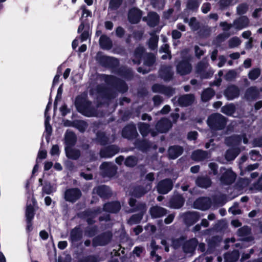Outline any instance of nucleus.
I'll use <instances>...</instances> for the list:
<instances>
[{
	"instance_id": "f257e3e1",
	"label": "nucleus",
	"mask_w": 262,
	"mask_h": 262,
	"mask_svg": "<svg viewBox=\"0 0 262 262\" xmlns=\"http://www.w3.org/2000/svg\"><path fill=\"white\" fill-rule=\"evenodd\" d=\"M75 105L77 111L86 117H93L96 114V110L92 102L86 98L80 96L76 97Z\"/></svg>"
},
{
	"instance_id": "f03ea898",
	"label": "nucleus",
	"mask_w": 262,
	"mask_h": 262,
	"mask_svg": "<svg viewBox=\"0 0 262 262\" xmlns=\"http://www.w3.org/2000/svg\"><path fill=\"white\" fill-rule=\"evenodd\" d=\"M105 82L116 91L124 94L127 92L128 86L126 82L115 76L103 75Z\"/></svg>"
},
{
	"instance_id": "7ed1b4c3",
	"label": "nucleus",
	"mask_w": 262,
	"mask_h": 262,
	"mask_svg": "<svg viewBox=\"0 0 262 262\" xmlns=\"http://www.w3.org/2000/svg\"><path fill=\"white\" fill-rule=\"evenodd\" d=\"M207 124L212 130H221L226 126L227 119L219 113H214L208 117Z\"/></svg>"
},
{
	"instance_id": "20e7f679",
	"label": "nucleus",
	"mask_w": 262,
	"mask_h": 262,
	"mask_svg": "<svg viewBox=\"0 0 262 262\" xmlns=\"http://www.w3.org/2000/svg\"><path fill=\"white\" fill-rule=\"evenodd\" d=\"M181 60L176 65L177 73L181 76H185L190 74L192 70L190 63L191 58L187 55H182Z\"/></svg>"
},
{
	"instance_id": "39448f33",
	"label": "nucleus",
	"mask_w": 262,
	"mask_h": 262,
	"mask_svg": "<svg viewBox=\"0 0 262 262\" xmlns=\"http://www.w3.org/2000/svg\"><path fill=\"white\" fill-rule=\"evenodd\" d=\"M147 207L144 203H139L135 208L132 209V212L139 211V213L133 214L128 220L130 225L139 224L143 219L144 214L146 213Z\"/></svg>"
},
{
	"instance_id": "423d86ee",
	"label": "nucleus",
	"mask_w": 262,
	"mask_h": 262,
	"mask_svg": "<svg viewBox=\"0 0 262 262\" xmlns=\"http://www.w3.org/2000/svg\"><path fill=\"white\" fill-rule=\"evenodd\" d=\"M112 237L113 234L111 231L103 232L93 238L92 245L94 247L105 246L111 241Z\"/></svg>"
},
{
	"instance_id": "0eeeda50",
	"label": "nucleus",
	"mask_w": 262,
	"mask_h": 262,
	"mask_svg": "<svg viewBox=\"0 0 262 262\" xmlns=\"http://www.w3.org/2000/svg\"><path fill=\"white\" fill-rule=\"evenodd\" d=\"M222 175L220 181L222 184L225 185H231L233 183L236 178V174L231 169H226L224 167L220 168Z\"/></svg>"
},
{
	"instance_id": "6e6552de",
	"label": "nucleus",
	"mask_w": 262,
	"mask_h": 262,
	"mask_svg": "<svg viewBox=\"0 0 262 262\" xmlns=\"http://www.w3.org/2000/svg\"><path fill=\"white\" fill-rule=\"evenodd\" d=\"M144 184V185H138L134 186L130 191V195L136 198H140L144 196L152 188L151 183H147Z\"/></svg>"
},
{
	"instance_id": "1a4fd4ad",
	"label": "nucleus",
	"mask_w": 262,
	"mask_h": 262,
	"mask_svg": "<svg viewBox=\"0 0 262 262\" xmlns=\"http://www.w3.org/2000/svg\"><path fill=\"white\" fill-rule=\"evenodd\" d=\"M35 214V209L31 205H27L25 210V218L26 222V230L27 232L30 233L33 230V220Z\"/></svg>"
},
{
	"instance_id": "9d476101",
	"label": "nucleus",
	"mask_w": 262,
	"mask_h": 262,
	"mask_svg": "<svg viewBox=\"0 0 262 262\" xmlns=\"http://www.w3.org/2000/svg\"><path fill=\"white\" fill-rule=\"evenodd\" d=\"M64 195L66 201L74 203L81 198L82 193L78 188H71L66 189Z\"/></svg>"
},
{
	"instance_id": "9b49d317",
	"label": "nucleus",
	"mask_w": 262,
	"mask_h": 262,
	"mask_svg": "<svg viewBox=\"0 0 262 262\" xmlns=\"http://www.w3.org/2000/svg\"><path fill=\"white\" fill-rule=\"evenodd\" d=\"M138 136V133L136 125L130 123L125 125L122 130V136L123 138L132 140L135 139Z\"/></svg>"
},
{
	"instance_id": "f8f14e48",
	"label": "nucleus",
	"mask_w": 262,
	"mask_h": 262,
	"mask_svg": "<svg viewBox=\"0 0 262 262\" xmlns=\"http://www.w3.org/2000/svg\"><path fill=\"white\" fill-rule=\"evenodd\" d=\"M211 201L209 197L201 196L193 202V207L201 210H208L211 206Z\"/></svg>"
},
{
	"instance_id": "ddd939ff",
	"label": "nucleus",
	"mask_w": 262,
	"mask_h": 262,
	"mask_svg": "<svg viewBox=\"0 0 262 262\" xmlns=\"http://www.w3.org/2000/svg\"><path fill=\"white\" fill-rule=\"evenodd\" d=\"M142 11L137 7L130 9L128 13V20L131 24L139 23L142 16Z\"/></svg>"
},
{
	"instance_id": "4468645a",
	"label": "nucleus",
	"mask_w": 262,
	"mask_h": 262,
	"mask_svg": "<svg viewBox=\"0 0 262 262\" xmlns=\"http://www.w3.org/2000/svg\"><path fill=\"white\" fill-rule=\"evenodd\" d=\"M119 148L115 144L108 145L100 150V156L101 158H109L113 157L119 151Z\"/></svg>"
},
{
	"instance_id": "2eb2a0df",
	"label": "nucleus",
	"mask_w": 262,
	"mask_h": 262,
	"mask_svg": "<svg viewBox=\"0 0 262 262\" xmlns=\"http://www.w3.org/2000/svg\"><path fill=\"white\" fill-rule=\"evenodd\" d=\"M173 187V183L170 179H165L160 181L157 185V190L160 194H165L169 192Z\"/></svg>"
},
{
	"instance_id": "dca6fc26",
	"label": "nucleus",
	"mask_w": 262,
	"mask_h": 262,
	"mask_svg": "<svg viewBox=\"0 0 262 262\" xmlns=\"http://www.w3.org/2000/svg\"><path fill=\"white\" fill-rule=\"evenodd\" d=\"M99 62L103 67L111 69H115L119 65L118 59L105 55L100 57Z\"/></svg>"
},
{
	"instance_id": "f3484780",
	"label": "nucleus",
	"mask_w": 262,
	"mask_h": 262,
	"mask_svg": "<svg viewBox=\"0 0 262 262\" xmlns=\"http://www.w3.org/2000/svg\"><path fill=\"white\" fill-rule=\"evenodd\" d=\"M239 94L238 87L234 84L228 85L224 92V95L228 100H232L238 97Z\"/></svg>"
},
{
	"instance_id": "a211bd4d",
	"label": "nucleus",
	"mask_w": 262,
	"mask_h": 262,
	"mask_svg": "<svg viewBox=\"0 0 262 262\" xmlns=\"http://www.w3.org/2000/svg\"><path fill=\"white\" fill-rule=\"evenodd\" d=\"M96 91L98 94L104 99H111L116 97V93L113 90L103 85H98Z\"/></svg>"
},
{
	"instance_id": "6ab92c4d",
	"label": "nucleus",
	"mask_w": 262,
	"mask_h": 262,
	"mask_svg": "<svg viewBox=\"0 0 262 262\" xmlns=\"http://www.w3.org/2000/svg\"><path fill=\"white\" fill-rule=\"evenodd\" d=\"M198 245V241L195 238H191L185 241L182 244V250L186 254L193 253Z\"/></svg>"
},
{
	"instance_id": "aec40b11",
	"label": "nucleus",
	"mask_w": 262,
	"mask_h": 262,
	"mask_svg": "<svg viewBox=\"0 0 262 262\" xmlns=\"http://www.w3.org/2000/svg\"><path fill=\"white\" fill-rule=\"evenodd\" d=\"M146 53L145 49L143 46L137 47L135 49L133 53V58L132 59V62L135 64H140Z\"/></svg>"
},
{
	"instance_id": "412c9836",
	"label": "nucleus",
	"mask_w": 262,
	"mask_h": 262,
	"mask_svg": "<svg viewBox=\"0 0 262 262\" xmlns=\"http://www.w3.org/2000/svg\"><path fill=\"white\" fill-rule=\"evenodd\" d=\"M159 75L164 81L169 82L173 79L174 72L170 66H164L160 69Z\"/></svg>"
},
{
	"instance_id": "4be33fe9",
	"label": "nucleus",
	"mask_w": 262,
	"mask_h": 262,
	"mask_svg": "<svg viewBox=\"0 0 262 262\" xmlns=\"http://www.w3.org/2000/svg\"><path fill=\"white\" fill-rule=\"evenodd\" d=\"M185 203V199L179 193L174 194L169 200V206L173 209H180L182 207Z\"/></svg>"
},
{
	"instance_id": "5701e85b",
	"label": "nucleus",
	"mask_w": 262,
	"mask_h": 262,
	"mask_svg": "<svg viewBox=\"0 0 262 262\" xmlns=\"http://www.w3.org/2000/svg\"><path fill=\"white\" fill-rule=\"evenodd\" d=\"M83 231L80 226H76L71 229L70 233L69 241L72 244L77 243L81 240Z\"/></svg>"
},
{
	"instance_id": "b1692460",
	"label": "nucleus",
	"mask_w": 262,
	"mask_h": 262,
	"mask_svg": "<svg viewBox=\"0 0 262 262\" xmlns=\"http://www.w3.org/2000/svg\"><path fill=\"white\" fill-rule=\"evenodd\" d=\"M171 127V122L168 119L165 118H161L156 124V129L160 133H166Z\"/></svg>"
},
{
	"instance_id": "393cba45",
	"label": "nucleus",
	"mask_w": 262,
	"mask_h": 262,
	"mask_svg": "<svg viewBox=\"0 0 262 262\" xmlns=\"http://www.w3.org/2000/svg\"><path fill=\"white\" fill-rule=\"evenodd\" d=\"M93 192L96 193L100 198L103 199H107L111 197L112 194L110 187L105 185L95 187L93 189Z\"/></svg>"
},
{
	"instance_id": "a878e982",
	"label": "nucleus",
	"mask_w": 262,
	"mask_h": 262,
	"mask_svg": "<svg viewBox=\"0 0 262 262\" xmlns=\"http://www.w3.org/2000/svg\"><path fill=\"white\" fill-rule=\"evenodd\" d=\"M195 100L193 94H184L180 96L178 100L179 105L181 107H187L192 105Z\"/></svg>"
},
{
	"instance_id": "bb28decb",
	"label": "nucleus",
	"mask_w": 262,
	"mask_h": 262,
	"mask_svg": "<svg viewBox=\"0 0 262 262\" xmlns=\"http://www.w3.org/2000/svg\"><path fill=\"white\" fill-rule=\"evenodd\" d=\"M120 203L118 201H111L105 203L103 205V209L105 212L116 213L121 209Z\"/></svg>"
},
{
	"instance_id": "cd10ccee",
	"label": "nucleus",
	"mask_w": 262,
	"mask_h": 262,
	"mask_svg": "<svg viewBox=\"0 0 262 262\" xmlns=\"http://www.w3.org/2000/svg\"><path fill=\"white\" fill-rule=\"evenodd\" d=\"M77 136L73 131L67 130L64 135V147H74L77 142Z\"/></svg>"
},
{
	"instance_id": "c85d7f7f",
	"label": "nucleus",
	"mask_w": 262,
	"mask_h": 262,
	"mask_svg": "<svg viewBox=\"0 0 262 262\" xmlns=\"http://www.w3.org/2000/svg\"><path fill=\"white\" fill-rule=\"evenodd\" d=\"M183 148L180 145H172L168 149V155L169 159L174 160L180 156L183 152Z\"/></svg>"
},
{
	"instance_id": "c756f323",
	"label": "nucleus",
	"mask_w": 262,
	"mask_h": 262,
	"mask_svg": "<svg viewBox=\"0 0 262 262\" xmlns=\"http://www.w3.org/2000/svg\"><path fill=\"white\" fill-rule=\"evenodd\" d=\"M259 91L256 86H250L245 91V98L248 101L255 100L259 97Z\"/></svg>"
},
{
	"instance_id": "7c9ffc66",
	"label": "nucleus",
	"mask_w": 262,
	"mask_h": 262,
	"mask_svg": "<svg viewBox=\"0 0 262 262\" xmlns=\"http://www.w3.org/2000/svg\"><path fill=\"white\" fill-rule=\"evenodd\" d=\"M191 158L194 161L200 162L208 159L209 157L207 151L196 149L192 152Z\"/></svg>"
},
{
	"instance_id": "2f4dec72",
	"label": "nucleus",
	"mask_w": 262,
	"mask_h": 262,
	"mask_svg": "<svg viewBox=\"0 0 262 262\" xmlns=\"http://www.w3.org/2000/svg\"><path fill=\"white\" fill-rule=\"evenodd\" d=\"M149 213L152 219H157L165 215L167 210L162 207L155 206L150 208Z\"/></svg>"
},
{
	"instance_id": "473e14b6",
	"label": "nucleus",
	"mask_w": 262,
	"mask_h": 262,
	"mask_svg": "<svg viewBox=\"0 0 262 262\" xmlns=\"http://www.w3.org/2000/svg\"><path fill=\"white\" fill-rule=\"evenodd\" d=\"M200 216L197 212H188L185 214L184 221L185 223L189 225H193L200 219Z\"/></svg>"
},
{
	"instance_id": "72a5a7b5",
	"label": "nucleus",
	"mask_w": 262,
	"mask_h": 262,
	"mask_svg": "<svg viewBox=\"0 0 262 262\" xmlns=\"http://www.w3.org/2000/svg\"><path fill=\"white\" fill-rule=\"evenodd\" d=\"M64 150L66 157L69 159L77 160L81 156L80 150L74 148L73 147H64Z\"/></svg>"
},
{
	"instance_id": "f704fd0d",
	"label": "nucleus",
	"mask_w": 262,
	"mask_h": 262,
	"mask_svg": "<svg viewBox=\"0 0 262 262\" xmlns=\"http://www.w3.org/2000/svg\"><path fill=\"white\" fill-rule=\"evenodd\" d=\"M118 73L120 76L127 81L132 80L134 76L133 70L126 67L120 68L118 69Z\"/></svg>"
},
{
	"instance_id": "c9c22d12",
	"label": "nucleus",
	"mask_w": 262,
	"mask_h": 262,
	"mask_svg": "<svg viewBox=\"0 0 262 262\" xmlns=\"http://www.w3.org/2000/svg\"><path fill=\"white\" fill-rule=\"evenodd\" d=\"M195 183L199 187L207 188L211 185L212 182L210 178L207 176H200L196 179Z\"/></svg>"
},
{
	"instance_id": "e433bc0d",
	"label": "nucleus",
	"mask_w": 262,
	"mask_h": 262,
	"mask_svg": "<svg viewBox=\"0 0 262 262\" xmlns=\"http://www.w3.org/2000/svg\"><path fill=\"white\" fill-rule=\"evenodd\" d=\"M220 241V237L218 236H213L209 239L208 242L207 253H212L214 251L216 247L219 246Z\"/></svg>"
},
{
	"instance_id": "4c0bfd02",
	"label": "nucleus",
	"mask_w": 262,
	"mask_h": 262,
	"mask_svg": "<svg viewBox=\"0 0 262 262\" xmlns=\"http://www.w3.org/2000/svg\"><path fill=\"white\" fill-rule=\"evenodd\" d=\"M99 45L102 49L110 50L113 46L111 38L105 34L101 35L99 38Z\"/></svg>"
},
{
	"instance_id": "58836bf2",
	"label": "nucleus",
	"mask_w": 262,
	"mask_h": 262,
	"mask_svg": "<svg viewBox=\"0 0 262 262\" xmlns=\"http://www.w3.org/2000/svg\"><path fill=\"white\" fill-rule=\"evenodd\" d=\"M215 91L211 88L204 89L201 94V100L203 102H206L209 101L214 95Z\"/></svg>"
},
{
	"instance_id": "ea45409f",
	"label": "nucleus",
	"mask_w": 262,
	"mask_h": 262,
	"mask_svg": "<svg viewBox=\"0 0 262 262\" xmlns=\"http://www.w3.org/2000/svg\"><path fill=\"white\" fill-rule=\"evenodd\" d=\"M96 135V141L97 143L102 146H105L108 144L109 138L106 135L105 132L98 130Z\"/></svg>"
},
{
	"instance_id": "a19ab883",
	"label": "nucleus",
	"mask_w": 262,
	"mask_h": 262,
	"mask_svg": "<svg viewBox=\"0 0 262 262\" xmlns=\"http://www.w3.org/2000/svg\"><path fill=\"white\" fill-rule=\"evenodd\" d=\"M239 257V252L238 250H233L231 252L227 253L224 255L226 262H236Z\"/></svg>"
},
{
	"instance_id": "79ce46f5",
	"label": "nucleus",
	"mask_w": 262,
	"mask_h": 262,
	"mask_svg": "<svg viewBox=\"0 0 262 262\" xmlns=\"http://www.w3.org/2000/svg\"><path fill=\"white\" fill-rule=\"evenodd\" d=\"M160 20L159 15L155 12H150L148 15L147 24L150 27H155L157 26Z\"/></svg>"
},
{
	"instance_id": "37998d69",
	"label": "nucleus",
	"mask_w": 262,
	"mask_h": 262,
	"mask_svg": "<svg viewBox=\"0 0 262 262\" xmlns=\"http://www.w3.org/2000/svg\"><path fill=\"white\" fill-rule=\"evenodd\" d=\"M248 24L249 19L246 16H242L234 21V24L236 28L238 29H242L246 27Z\"/></svg>"
},
{
	"instance_id": "c03bdc74",
	"label": "nucleus",
	"mask_w": 262,
	"mask_h": 262,
	"mask_svg": "<svg viewBox=\"0 0 262 262\" xmlns=\"http://www.w3.org/2000/svg\"><path fill=\"white\" fill-rule=\"evenodd\" d=\"M56 191V189L54 188L53 185L48 181H45L42 187V194H51Z\"/></svg>"
},
{
	"instance_id": "a18cd8bd",
	"label": "nucleus",
	"mask_w": 262,
	"mask_h": 262,
	"mask_svg": "<svg viewBox=\"0 0 262 262\" xmlns=\"http://www.w3.org/2000/svg\"><path fill=\"white\" fill-rule=\"evenodd\" d=\"M239 151L238 148L229 149L226 151L225 158L228 161L233 160L239 154Z\"/></svg>"
},
{
	"instance_id": "49530a36",
	"label": "nucleus",
	"mask_w": 262,
	"mask_h": 262,
	"mask_svg": "<svg viewBox=\"0 0 262 262\" xmlns=\"http://www.w3.org/2000/svg\"><path fill=\"white\" fill-rule=\"evenodd\" d=\"M135 146L142 151L147 150L150 147L149 142L146 140H136L135 142Z\"/></svg>"
},
{
	"instance_id": "de8ad7c7",
	"label": "nucleus",
	"mask_w": 262,
	"mask_h": 262,
	"mask_svg": "<svg viewBox=\"0 0 262 262\" xmlns=\"http://www.w3.org/2000/svg\"><path fill=\"white\" fill-rule=\"evenodd\" d=\"M143 60L145 66L151 67L156 62V57L152 53H146Z\"/></svg>"
},
{
	"instance_id": "09e8293b",
	"label": "nucleus",
	"mask_w": 262,
	"mask_h": 262,
	"mask_svg": "<svg viewBox=\"0 0 262 262\" xmlns=\"http://www.w3.org/2000/svg\"><path fill=\"white\" fill-rule=\"evenodd\" d=\"M88 124L86 122L81 120H75L74 127L77 129L81 133H84L87 128Z\"/></svg>"
},
{
	"instance_id": "8fccbe9b",
	"label": "nucleus",
	"mask_w": 262,
	"mask_h": 262,
	"mask_svg": "<svg viewBox=\"0 0 262 262\" xmlns=\"http://www.w3.org/2000/svg\"><path fill=\"white\" fill-rule=\"evenodd\" d=\"M235 111V107L232 103L225 105L221 108V112L223 114L230 116Z\"/></svg>"
},
{
	"instance_id": "3c124183",
	"label": "nucleus",
	"mask_w": 262,
	"mask_h": 262,
	"mask_svg": "<svg viewBox=\"0 0 262 262\" xmlns=\"http://www.w3.org/2000/svg\"><path fill=\"white\" fill-rule=\"evenodd\" d=\"M139 132L143 137L146 136L150 132V126L148 124L141 122L138 124Z\"/></svg>"
},
{
	"instance_id": "603ef678",
	"label": "nucleus",
	"mask_w": 262,
	"mask_h": 262,
	"mask_svg": "<svg viewBox=\"0 0 262 262\" xmlns=\"http://www.w3.org/2000/svg\"><path fill=\"white\" fill-rule=\"evenodd\" d=\"M98 228L97 225H94L91 227L86 228L84 233L85 235L89 237L95 236L98 233Z\"/></svg>"
},
{
	"instance_id": "864d4df0",
	"label": "nucleus",
	"mask_w": 262,
	"mask_h": 262,
	"mask_svg": "<svg viewBox=\"0 0 262 262\" xmlns=\"http://www.w3.org/2000/svg\"><path fill=\"white\" fill-rule=\"evenodd\" d=\"M137 162L138 159L135 156H130L125 159L124 164L127 167H134L137 165Z\"/></svg>"
},
{
	"instance_id": "5fc2aeb1",
	"label": "nucleus",
	"mask_w": 262,
	"mask_h": 262,
	"mask_svg": "<svg viewBox=\"0 0 262 262\" xmlns=\"http://www.w3.org/2000/svg\"><path fill=\"white\" fill-rule=\"evenodd\" d=\"M200 3L198 0H188L187 8L192 11H196L199 7Z\"/></svg>"
},
{
	"instance_id": "6e6d98bb",
	"label": "nucleus",
	"mask_w": 262,
	"mask_h": 262,
	"mask_svg": "<svg viewBox=\"0 0 262 262\" xmlns=\"http://www.w3.org/2000/svg\"><path fill=\"white\" fill-rule=\"evenodd\" d=\"M251 228L248 226H244L241 227L237 230V234L239 237L248 236L251 233Z\"/></svg>"
},
{
	"instance_id": "4d7b16f0",
	"label": "nucleus",
	"mask_w": 262,
	"mask_h": 262,
	"mask_svg": "<svg viewBox=\"0 0 262 262\" xmlns=\"http://www.w3.org/2000/svg\"><path fill=\"white\" fill-rule=\"evenodd\" d=\"M261 73L259 68H254L252 69L248 73V77L252 80H255L257 79Z\"/></svg>"
},
{
	"instance_id": "13d9d810",
	"label": "nucleus",
	"mask_w": 262,
	"mask_h": 262,
	"mask_svg": "<svg viewBox=\"0 0 262 262\" xmlns=\"http://www.w3.org/2000/svg\"><path fill=\"white\" fill-rule=\"evenodd\" d=\"M229 37V34L228 33H222L219 34L216 37L214 40V42L217 46H219L220 44L225 40Z\"/></svg>"
},
{
	"instance_id": "bf43d9fd",
	"label": "nucleus",
	"mask_w": 262,
	"mask_h": 262,
	"mask_svg": "<svg viewBox=\"0 0 262 262\" xmlns=\"http://www.w3.org/2000/svg\"><path fill=\"white\" fill-rule=\"evenodd\" d=\"M123 0H110L109 8L113 10H117L121 5Z\"/></svg>"
},
{
	"instance_id": "052dcab7",
	"label": "nucleus",
	"mask_w": 262,
	"mask_h": 262,
	"mask_svg": "<svg viewBox=\"0 0 262 262\" xmlns=\"http://www.w3.org/2000/svg\"><path fill=\"white\" fill-rule=\"evenodd\" d=\"M78 262H98V260L96 256L90 255L79 258Z\"/></svg>"
},
{
	"instance_id": "680f3d73",
	"label": "nucleus",
	"mask_w": 262,
	"mask_h": 262,
	"mask_svg": "<svg viewBox=\"0 0 262 262\" xmlns=\"http://www.w3.org/2000/svg\"><path fill=\"white\" fill-rule=\"evenodd\" d=\"M213 202L214 203L224 205L226 202V195L225 194H221L219 196H216L213 198Z\"/></svg>"
},
{
	"instance_id": "e2e57ef3",
	"label": "nucleus",
	"mask_w": 262,
	"mask_h": 262,
	"mask_svg": "<svg viewBox=\"0 0 262 262\" xmlns=\"http://www.w3.org/2000/svg\"><path fill=\"white\" fill-rule=\"evenodd\" d=\"M248 10V6L246 3H242L239 5L236 8L237 13L239 15L245 14Z\"/></svg>"
},
{
	"instance_id": "0e129e2a",
	"label": "nucleus",
	"mask_w": 262,
	"mask_h": 262,
	"mask_svg": "<svg viewBox=\"0 0 262 262\" xmlns=\"http://www.w3.org/2000/svg\"><path fill=\"white\" fill-rule=\"evenodd\" d=\"M241 43V40L237 37H233L228 41L229 47L233 48L238 47Z\"/></svg>"
},
{
	"instance_id": "69168bd1",
	"label": "nucleus",
	"mask_w": 262,
	"mask_h": 262,
	"mask_svg": "<svg viewBox=\"0 0 262 262\" xmlns=\"http://www.w3.org/2000/svg\"><path fill=\"white\" fill-rule=\"evenodd\" d=\"M159 37L157 36H152L149 40V47L152 49H155L158 46Z\"/></svg>"
},
{
	"instance_id": "338daca9",
	"label": "nucleus",
	"mask_w": 262,
	"mask_h": 262,
	"mask_svg": "<svg viewBox=\"0 0 262 262\" xmlns=\"http://www.w3.org/2000/svg\"><path fill=\"white\" fill-rule=\"evenodd\" d=\"M189 25L194 30H197L200 28V23L195 17L190 18Z\"/></svg>"
},
{
	"instance_id": "774afa93",
	"label": "nucleus",
	"mask_w": 262,
	"mask_h": 262,
	"mask_svg": "<svg viewBox=\"0 0 262 262\" xmlns=\"http://www.w3.org/2000/svg\"><path fill=\"white\" fill-rule=\"evenodd\" d=\"M250 158L253 161L260 160L262 156L259 151L256 150H251L249 152Z\"/></svg>"
}]
</instances>
